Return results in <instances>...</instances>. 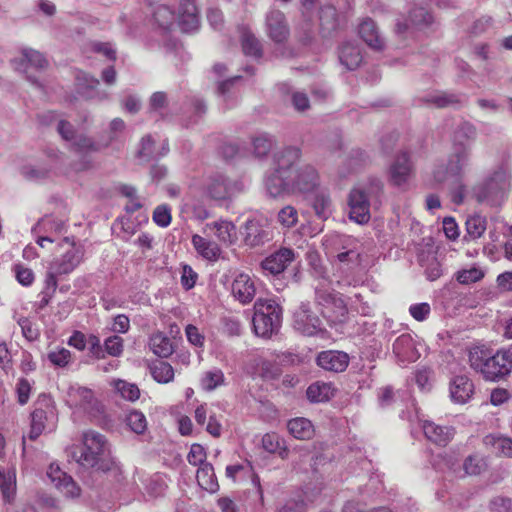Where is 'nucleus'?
<instances>
[{"label": "nucleus", "mask_w": 512, "mask_h": 512, "mask_svg": "<svg viewBox=\"0 0 512 512\" xmlns=\"http://www.w3.org/2000/svg\"><path fill=\"white\" fill-rule=\"evenodd\" d=\"M302 157L298 146H287L273 155V171L265 180L266 191L272 198L281 197L292 192L290 174L292 168Z\"/></svg>", "instance_id": "1"}, {"label": "nucleus", "mask_w": 512, "mask_h": 512, "mask_svg": "<svg viewBox=\"0 0 512 512\" xmlns=\"http://www.w3.org/2000/svg\"><path fill=\"white\" fill-rule=\"evenodd\" d=\"M106 445V439L102 434L87 431L83 434V445L75 448L72 458L83 468H93L106 473L114 465L113 460L105 456Z\"/></svg>", "instance_id": "2"}, {"label": "nucleus", "mask_w": 512, "mask_h": 512, "mask_svg": "<svg viewBox=\"0 0 512 512\" xmlns=\"http://www.w3.org/2000/svg\"><path fill=\"white\" fill-rule=\"evenodd\" d=\"M510 178L509 171L500 166L472 188V195L480 204L500 206L510 190Z\"/></svg>", "instance_id": "3"}, {"label": "nucleus", "mask_w": 512, "mask_h": 512, "mask_svg": "<svg viewBox=\"0 0 512 512\" xmlns=\"http://www.w3.org/2000/svg\"><path fill=\"white\" fill-rule=\"evenodd\" d=\"M470 367L479 372L487 381L498 382L512 370L511 361L497 351L494 355L484 347H474L469 351Z\"/></svg>", "instance_id": "4"}, {"label": "nucleus", "mask_w": 512, "mask_h": 512, "mask_svg": "<svg viewBox=\"0 0 512 512\" xmlns=\"http://www.w3.org/2000/svg\"><path fill=\"white\" fill-rule=\"evenodd\" d=\"M282 322V307L274 299L258 298L254 303L252 324L257 336L271 338Z\"/></svg>", "instance_id": "5"}, {"label": "nucleus", "mask_w": 512, "mask_h": 512, "mask_svg": "<svg viewBox=\"0 0 512 512\" xmlns=\"http://www.w3.org/2000/svg\"><path fill=\"white\" fill-rule=\"evenodd\" d=\"M433 181L436 185L447 188L452 203L455 205L463 204L466 194V185L464 181H460L457 175L453 174L447 163L438 165L434 169Z\"/></svg>", "instance_id": "6"}, {"label": "nucleus", "mask_w": 512, "mask_h": 512, "mask_svg": "<svg viewBox=\"0 0 512 512\" xmlns=\"http://www.w3.org/2000/svg\"><path fill=\"white\" fill-rule=\"evenodd\" d=\"M12 65L16 71L25 74L26 79L38 88L42 85L38 79L28 73V68L33 67L38 71H43L48 67L47 59L39 51L33 49H23L22 57L19 59L11 60Z\"/></svg>", "instance_id": "7"}, {"label": "nucleus", "mask_w": 512, "mask_h": 512, "mask_svg": "<svg viewBox=\"0 0 512 512\" xmlns=\"http://www.w3.org/2000/svg\"><path fill=\"white\" fill-rule=\"evenodd\" d=\"M292 192L307 193L313 191L319 185V174L310 164L292 168L290 174Z\"/></svg>", "instance_id": "8"}, {"label": "nucleus", "mask_w": 512, "mask_h": 512, "mask_svg": "<svg viewBox=\"0 0 512 512\" xmlns=\"http://www.w3.org/2000/svg\"><path fill=\"white\" fill-rule=\"evenodd\" d=\"M294 326L298 331L307 336H314L322 331V322L311 311L308 303H302L294 313Z\"/></svg>", "instance_id": "9"}, {"label": "nucleus", "mask_w": 512, "mask_h": 512, "mask_svg": "<svg viewBox=\"0 0 512 512\" xmlns=\"http://www.w3.org/2000/svg\"><path fill=\"white\" fill-rule=\"evenodd\" d=\"M294 259V250L291 248L282 247L266 257L261 262V268L263 271L273 276H278L287 269V267L294 261Z\"/></svg>", "instance_id": "10"}, {"label": "nucleus", "mask_w": 512, "mask_h": 512, "mask_svg": "<svg viewBox=\"0 0 512 512\" xmlns=\"http://www.w3.org/2000/svg\"><path fill=\"white\" fill-rule=\"evenodd\" d=\"M244 243L251 247L263 246L273 239V233L268 225L257 220H248L244 225Z\"/></svg>", "instance_id": "11"}, {"label": "nucleus", "mask_w": 512, "mask_h": 512, "mask_svg": "<svg viewBox=\"0 0 512 512\" xmlns=\"http://www.w3.org/2000/svg\"><path fill=\"white\" fill-rule=\"evenodd\" d=\"M412 173V163L408 152L402 151L393 160L388 170L389 182L400 187L406 184Z\"/></svg>", "instance_id": "12"}, {"label": "nucleus", "mask_w": 512, "mask_h": 512, "mask_svg": "<svg viewBox=\"0 0 512 512\" xmlns=\"http://www.w3.org/2000/svg\"><path fill=\"white\" fill-rule=\"evenodd\" d=\"M266 28L269 38L275 43H284L290 34L284 13L271 10L266 16Z\"/></svg>", "instance_id": "13"}, {"label": "nucleus", "mask_w": 512, "mask_h": 512, "mask_svg": "<svg viewBox=\"0 0 512 512\" xmlns=\"http://www.w3.org/2000/svg\"><path fill=\"white\" fill-rule=\"evenodd\" d=\"M474 389V383L467 375H455L450 379L449 393L454 403H467L472 398Z\"/></svg>", "instance_id": "14"}, {"label": "nucleus", "mask_w": 512, "mask_h": 512, "mask_svg": "<svg viewBox=\"0 0 512 512\" xmlns=\"http://www.w3.org/2000/svg\"><path fill=\"white\" fill-rule=\"evenodd\" d=\"M316 363L326 371L339 373L345 371L348 367L349 356L347 353L342 351H322L318 354Z\"/></svg>", "instance_id": "15"}, {"label": "nucleus", "mask_w": 512, "mask_h": 512, "mask_svg": "<svg viewBox=\"0 0 512 512\" xmlns=\"http://www.w3.org/2000/svg\"><path fill=\"white\" fill-rule=\"evenodd\" d=\"M48 477L58 489H62L71 497L79 496L80 488L77 486L73 478L66 472L62 471L58 465L51 464L47 472Z\"/></svg>", "instance_id": "16"}, {"label": "nucleus", "mask_w": 512, "mask_h": 512, "mask_svg": "<svg viewBox=\"0 0 512 512\" xmlns=\"http://www.w3.org/2000/svg\"><path fill=\"white\" fill-rule=\"evenodd\" d=\"M179 25L184 32H191L197 29L199 14L195 0H180Z\"/></svg>", "instance_id": "17"}, {"label": "nucleus", "mask_w": 512, "mask_h": 512, "mask_svg": "<svg viewBox=\"0 0 512 512\" xmlns=\"http://www.w3.org/2000/svg\"><path fill=\"white\" fill-rule=\"evenodd\" d=\"M233 296L243 304L250 303L255 297L256 288L254 281L247 274H239L232 282Z\"/></svg>", "instance_id": "18"}, {"label": "nucleus", "mask_w": 512, "mask_h": 512, "mask_svg": "<svg viewBox=\"0 0 512 512\" xmlns=\"http://www.w3.org/2000/svg\"><path fill=\"white\" fill-rule=\"evenodd\" d=\"M422 428L425 437L441 447H445L450 443L455 432L452 427L440 426L432 421H425Z\"/></svg>", "instance_id": "19"}, {"label": "nucleus", "mask_w": 512, "mask_h": 512, "mask_svg": "<svg viewBox=\"0 0 512 512\" xmlns=\"http://www.w3.org/2000/svg\"><path fill=\"white\" fill-rule=\"evenodd\" d=\"M465 96L459 93L436 92L419 99L421 105H433L437 108H446L449 106H461Z\"/></svg>", "instance_id": "20"}, {"label": "nucleus", "mask_w": 512, "mask_h": 512, "mask_svg": "<svg viewBox=\"0 0 512 512\" xmlns=\"http://www.w3.org/2000/svg\"><path fill=\"white\" fill-rule=\"evenodd\" d=\"M114 140L115 137L111 136L105 141L97 142L85 134H77L71 141V149L77 153L100 152L102 149L107 148Z\"/></svg>", "instance_id": "21"}, {"label": "nucleus", "mask_w": 512, "mask_h": 512, "mask_svg": "<svg viewBox=\"0 0 512 512\" xmlns=\"http://www.w3.org/2000/svg\"><path fill=\"white\" fill-rule=\"evenodd\" d=\"M393 352L402 362H412L418 357L415 342L412 336L408 333H404L396 338L393 343Z\"/></svg>", "instance_id": "22"}, {"label": "nucleus", "mask_w": 512, "mask_h": 512, "mask_svg": "<svg viewBox=\"0 0 512 512\" xmlns=\"http://www.w3.org/2000/svg\"><path fill=\"white\" fill-rule=\"evenodd\" d=\"M339 61L347 70H356L363 61L360 47L351 42L343 43L339 48Z\"/></svg>", "instance_id": "23"}, {"label": "nucleus", "mask_w": 512, "mask_h": 512, "mask_svg": "<svg viewBox=\"0 0 512 512\" xmlns=\"http://www.w3.org/2000/svg\"><path fill=\"white\" fill-rule=\"evenodd\" d=\"M358 33L370 48L376 51H381L384 48V41L379 36L376 24L371 18H366L360 23Z\"/></svg>", "instance_id": "24"}, {"label": "nucleus", "mask_w": 512, "mask_h": 512, "mask_svg": "<svg viewBox=\"0 0 512 512\" xmlns=\"http://www.w3.org/2000/svg\"><path fill=\"white\" fill-rule=\"evenodd\" d=\"M470 156L471 147L453 148V153L449 156L447 164L460 181H464V170L469 165Z\"/></svg>", "instance_id": "25"}, {"label": "nucleus", "mask_w": 512, "mask_h": 512, "mask_svg": "<svg viewBox=\"0 0 512 512\" xmlns=\"http://www.w3.org/2000/svg\"><path fill=\"white\" fill-rule=\"evenodd\" d=\"M320 32L323 37H331L338 29L339 21L337 10L332 5L321 7L319 12Z\"/></svg>", "instance_id": "26"}, {"label": "nucleus", "mask_w": 512, "mask_h": 512, "mask_svg": "<svg viewBox=\"0 0 512 512\" xmlns=\"http://www.w3.org/2000/svg\"><path fill=\"white\" fill-rule=\"evenodd\" d=\"M336 389L332 383L316 381L310 384L306 390L307 399L311 403L327 402L335 396Z\"/></svg>", "instance_id": "27"}, {"label": "nucleus", "mask_w": 512, "mask_h": 512, "mask_svg": "<svg viewBox=\"0 0 512 512\" xmlns=\"http://www.w3.org/2000/svg\"><path fill=\"white\" fill-rule=\"evenodd\" d=\"M232 185L230 181L223 175L211 177L207 186L208 195L214 200H225L232 194Z\"/></svg>", "instance_id": "28"}, {"label": "nucleus", "mask_w": 512, "mask_h": 512, "mask_svg": "<svg viewBox=\"0 0 512 512\" xmlns=\"http://www.w3.org/2000/svg\"><path fill=\"white\" fill-rule=\"evenodd\" d=\"M287 428L289 433L299 440H309L314 436V426L312 422L304 417L289 420Z\"/></svg>", "instance_id": "29"}, {"label": "nucleus", "mask_w": 512, "mask_h": 512, "mask_svg": "<svg viewBox=\"0 0 512 512\" xmlns=\"http://www.w3.org/2000/svg\"><path fill=\"white\" fill-rule=\"evenodd\" d=\"M149 347L155 355L161 358H167L174 352L172 340L162 332L155 333L150 337Z\"/></svg>", "instance_id": "30"}, {"label": "nucleus", "mask_w": 512, "mask_h": 512, "mask_svg": "<svg viewBox=\"0 0 512 512\" xmlns=\"http://www.w3.org/2000/svg\"><path fill=\"white\" fill-rule=\"evenodd\" d=\"M196 479L199 486L206 491L215 492L219 488L214 467L209 462L199 466Z\"/></svg>", "instance_id": "31"}, {"label": "nucleus", "mask_w": 512, "mask_h": 512, "mask_svg": "<svg viewBox=\"0 0 512 512\" xmlns=\"http://www.w3.org/2000/svg\"><path fill=\"white\" fill-rule=\"evenodd\" d=\"M99 84V80L88 73L79 72L76 75V91L86 99L94 97Z\"/></svg>", "instance_id": "32"}, {"label": "nucleus", "mask_w": 512, "mask_h": 512, "mask_svg": "<svg viewBox=\"0 0 512 512\" xmlns=\"http://www.w3.org/2000/svg\"><path fill=\"white\" fill-rule=\"evenodd\" d=\"M417 259L419 264L424 267L428 280L434 281L442 275L441 264L433 253L422 251L418 253Z\"/></svg>", "instance_id": "33"}, {"label": "nucleus", "mask_w": 512, "mask_h": 512, "mask_svg": "<svg viewBox=\"0 0 512 512\" xmlns=\"http://www.w3.org/2000/svg\"><path fill=\"white\" fill-rule=\"evenodd\" d=\"M81 260L82 253L79 249L73 248L67 251L61 260L55 263L56 273L59 275L69 274L80 264Z\"/></svg>", "instance_id": "34"}, {"label": "nucleus", "mask_w": 512, "mask_h": 512, "mask_svg": "<svg viewBox=\"0 0 512 512\" xmlns=\"http://www.w3.org/2000/svg\"><path fill=\"white\" fill-rule=\"evenodd\" d=\"M312 208L315 215L322 221L330 218L332 215V202L330 196L325 192L316 193L312 200Z\"/></svg>", "instance_id": "35"}, {"label": "nucleus", "mask_w": 512, "mask_h": 512, "mask_svg": "<svg viewBox=\"0 0 512 512\" xmlns=\"http://www.w3.org/2000/svg\"><path fill=\"white\" fill-rule=\"evenodd\" d=\"M475 137V126L469 122H463L454 131L453 148L470 147L466 142L473 141Z\"/></svg>", "instance_id": "36"}, {"label": "nucleus", "mask_w": 512, "mask_h": 512, "mask_svg": "<svg viewBox=\"0 0 512 512\" xmlns=\"http://www.w3.org/2000/svg\"><path fill=\"white\" fill-rule=\"evenodd\" d=\"M466 234L464 240H475L480 238L486 230L487 220L484 216L473 215L466 220Z\"/></svg>", "instance_id": "37"}, {"label": "nucleus", "mask_w": 512, "mask_h": 512, "mask_svg": "<svg viewBox=\"0 0 512 512\" xmlns=\"http://www.w3.org/2000/svg\"><path fill=\"white\" fill-rule=\"evenodd\" d=\"M408 22L411 27L424 29L433 22V16L426 8L414 6L409 10Z\"/></svg>", "instance_id": "38"}, {"label": "nucleus", "mask_w": 512, "mask_h": 512, "mask_svg": "<svg viewBox=\"0 0 512 512\" xmlns=\"http://www.w3.org/2000/svg\"><path fill=\"white\" fill-rule=\"evenodd\" d=\"M262 447L269 453H278L282 458L288 455L285 441L276 433H267L262 437Z\"/></svg>", "instance_id": "39"}, {"label": "nucleus", "mask_w": 512, "mask_h": 512, "mask_svg": "<svg viewBox=\"0 0 512 512\" xmlns=\"http://www.w3.org/2000/svg\"><path fill=\"white\" fill-rule=\"evenodd\" d=\"M275 144V139L268 133H260L252 138L253 153L258 158L266 157Z\"/></svg>", "instance_id": "40"}, {"label": "nucleus", "mask_w": 512, "mask_h": 512, "mask_svg": "<svg viewBox=\"0 0 512 512\" xmlns=\"http://www.w3.org/2000/svg\"><path fill=\"white\" fill-rule=\"evenodd\" d=\"M241 46L245 55L255 58L262 57L263 50L260 41L249 30H244L241 36Z\"/></svg>", "instance_id": "41"}, {"label": "nucleus", "mask_w": 512, "mask_h": 512, "mask_svg": "<svg viewBox=\"0 0 512 512\" xmlns=\"http://www.w3.org/2000/svg\"><path fill=\"white\" fill-rule=\"evenodd\" d=\"M150 372L154 380L158 383H169L174 378V369L168 362H154L150 366Z\"/></svg>", "instance_id": "42"}, {"label": "nucleus", "mask_w": 512, "mask_h": 512, "mask_svg": "<svg viewBox=\"0 0 512 512\" xmlns=\"http://www.w3.org/2000/svg\"><path fill=\"white\" fill-rule=\"evenodd\" d=\"M192 243L199 254L208 260H216L219 255V248L217 245L207 241L205 238L194 235L192 237Z\"/></svg>", "instance_id": "43"}, {"label": "nucleus", "mask_w": 512, "mask_h": 512, "mask_svg": "<svg viewBox=\"0 0 512 512\" xmlns=\"http://www.w3.org/2000/svg\"><path fill=\"white\" fill-rule=\"evenodd\" d=\"M485 443L492 445L502 456L512 458V438L506 436H487Z\"/></svg>", "instance_id": "44"}, {"label": "nucleus", "mask_w": 512, "mask_h": 512, "mask_svg": "<svg viewBox=\"0 0 512 512\" xmlns=\"http://www.w3.org/2000/svg\"><path fill=\"white\" fill-rule=\"evenodd\" d=\"M217 237L225 243H233L236 240V227L232 222L221 221L215 224Z\"/></svg>", "instance_id": "45"}, {"label": "nucleus", "mask_w": 512, "mask_h": 512, "mask_svg": "<svg viewBox=\"0 0 512 512\" xmlns=\"http://www.w3.org/2000/svg\"><path fill=\"white\" fill-rule=\"evenodd\" d=\"M127 425L136 434H142L147 428V421L144 414L140 411L133 410L126 417Z\"/></svg>", "instance_id": "46"}, {"label": "nucleus", "mask_w": 512, "mask_h": 512, "mask_svg": "<svg viewBox=\"0 0 512 512\" xmlns=\"http://www.w3.org/2000/svg\"><path fill=\"white\" fill-rule=\"evenodd\" d=\"M315 302L321 306L334 304L337 307H341L344 310V312H346V308L343 305V301L336 298V296L333 293H331L325 289H321V288L315 289Z\"/></svg>", "instance_id": "47"}, {"label": "nucleus", "mask_w": 512, "mask_h": 512, "mask_svg": "<svg viewBox=\"0 0 512 512\" xmlns=\"http://www.w3.org/2000/svg\"><path fill=\"white\" fill-rule=\"evenodd\" d=\"M224 381V375L221 370L216 369L204 374L201 385L204 390L212 391Z\"/></svg>", "instance_id": "48"}, {"label": "nucleus", "mask_w": 512, "mask_h": 512, "mask_svg": "<svg viewBox=\"0 0 512 512\" xmlns=\"http://www.w3.org/2000/svg\"><path fill=\"white\" fill-rule=\"evenodd\" d=\"M278 221L287 228L293 227L298 221V212L293 206H285L278 212Z\"/></svg>", "instance_id": "49"}, {"label": "nucleus", "mask_w": 512, "mask_h": 512, "mask_svg": "<svg viewBox=\"0 0 512 512\" xmlns=\"http://www.w3.org/2000/svg\"><path fill=\"white\" fill-rule=\"evenodd\" d=\"M116 389L124 399L129 401H135L140 396L139 388L135 384L128 383L124 380H119L116 383Z\"/></svg>", "instance_id": "50"}, {"label": "nucleus", "mask_w": 512, "mask_h": 512, "mask_svg": "<svg viewBox=\"0 0 512 512\" xmlns=\"http://www.w3.org/2000/svg\"><path fill=\"white\" fill-rule=\"evenodd\" d=\"M13 271L17 281L23 286H30L34 282L35 276L30 268L18 263L13 266Z\"/></svg>", "instance_id": "51"}, {"label": "nucleus", "mask_w": 512, "mask_h": 512, "mask_svg": "<svg viewBox=\"0 0 512 512\" xmlns=\"http://www.w3.org/2000/svg\"><path fill=\"white\" fill-rule=\"evenodd\" d=\"M153 16H154L155 21L162 28H167L174 20L173 11L165 5H161V6L157 7L153 13Z\"/></svg>", "instance_id": "52"}, {"label": "nucleus", "mask_w": 512, "mask_h": 512, "mask_svg": "<svg viewBox=\"0 0 512 512\" xmlns=\"http://www.w3.org/2000/svg\"><path fill=\"white\" fill-rule=\"evenodd\" d=\"M399 134L396 131H389L379 139L380 149L384 155H389L398 142Z\"/></svg>", "instance_id": "53"}, {"label": "nucleus", "mask_w": 512, "mask_h": 512, "mask_svg": "<svg viewBox=\"0 0 512 512\" xmlns=\"http://www.w3.org/2000/svg\"><path fill=\"white\" fill-rule=\"evenodd\" d=\"M484 277V273L478 268L461 270L456 273V279L461 284L475 283Z\"/></svg>", "instance_id": "54"}, {"label": "nucleus", "mask_w": 512, "mask_h": 512, "mask_svg": "<svg viewBox=\"0 0 512 512\" xmlns=\"http://www.w3.org/2000/svg\"><path fill=\"white\" fill-rule=\"evenodd\" d=\"M206 451L200 444H193L190 448V452L187 455L188 462L193 466H200L206 462Z\"/></svg>", "instance_id": "55"}, {"label": "nucleus", "mask_w": 512, "mask_h": 512, "mask_svg": "<svg viewBox=\"0 0 512 512\" xmlns=\"http://www.w3.org/2000/svg\"><path fill=\"white\" fill-rule=\"evenodd\" d=\"M47 357L52 364L65 367L70 361L71 353L66 348H60L57 351L49 352Z\"/></svg>", "instance_id": "56"}, {"label": "nucleus", "mask_w": 512, "mask_h": 512, "mask_svg": "<svg viewBox=\"0 0 512 512\" xmlns=\"http://www.w3.org/2000/svg\"><path fill=\"white\" fill-rule=\"evenodd\" d=\"M260 373L264 379L273 380L280 376L281 370L276 363L269 360H263L260 363Z\"/></svg>", "instance_id": "57"}, {"label": "nucleus", "mask_w": 512, "mask_h": 512, "mask_svg": "<svg viewBox=\"0 0 512 512\" xmlns=\"http://www.w3.org/2000/svg\"><path fill=\"white\" fill-rule=\"evenodd\" d=\"M153 220L160 227H167L171 222L170 208L166 205L157 206L153 212Z\"/></svg>", "instance_id": "58"}, {"label": "nucleus", "mask_w": 512, "mask_h": 512, "mask_svg": "<svg viewBox=\"0 0 512 512\" xmlns=\"http://www.w3.org/2000/svg\"><path fill=\"white\" fill-rule=\"evenodd\" d=\"M349 218L358 224H365L370 220V212L366 206H349Z\"/></svg>", "instance_id": "59"}, {"label": "nucleus", "mask_w": 512, "mask_h": 512, "mask_svg": "<svg viewBox=\"0 0 512 512\" xmlns=\"http://www.w3.org/2000/svg\"><path fill=\"white\" fill-rule=\"evenodd\" d=\"M92 51L98 54H102L111 61H115L117 59L116 50L109 42H94L92 44Z\"/></svg>", "instance_id": "60"}, {"label": "nucleus", "mask_w": 512, "mask_h": 512, "mask_svg": "<svg viewBox=\"0 0 512 512\" xmlns=\"http://www.w3.org/2000/svg\"><path fill=\"white\" fill-rule=\"evenodd\" d=\"M104 344L106 352L111 356H119L123 351V340L117 335L108 337Z\"/></svg>", "instance_id": "61"}, {"label": "nucleus", "mask_w": 512, "mask_h": 512, "mask_svg": "<svg viewBox=\"0 0 512 512\" xmlns=\"http://www.w3.org/2000/svg\"><path fill=\"white\" fill-rule=\"evenodd\" d=\"M491 512H511L512 511V499L508 497L498 496L490 501Z\"/></svg>", "instance_id": "62"}, {"label": "nucleus", "mask_w": 512, "mask_h": 512, "mask_svg": "<svg viewBox=\"0 0 512 512\" xmlns=\"http://www.w3.org/2000/svg\"><path fill=\"white\" fill-rule=\"evenodd\" d=\"M18 324L20 325L21 327V330H22V334L23 336L28 340V341H34L38 338L39 336V332L38 330L33 326L32 322L26 318V317H21L19 320H18Z\"/></svg>", "instance_id": "63"}, {"label": "nucleus", "mask_w": 512, "mask_h": 512, "mask_svg": "<svg viewBox=\"0 0 512 512\" xmlns=\"http://www.w3.org/2000/svg\"><path fill=\"white\" fill-rule=\"evenodd\" d=\"M291 103L298 112H305L310 108L308 96L303 92L295 91L291 95Z\"/></svg>", "instance_id": "64"}]
</instances>
